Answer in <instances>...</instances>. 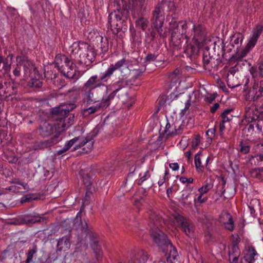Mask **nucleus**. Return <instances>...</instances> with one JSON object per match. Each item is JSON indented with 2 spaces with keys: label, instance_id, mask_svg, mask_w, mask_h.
I'll return each instance as SVG.
<instances>
[{
  "label": "nucleus",
  "instance_id": "a878e982",
  "mask_svg": "<svg viewBox=\"0 0 263 263\" xmlns=\"http://www.w3.org/2000/svg\"><path fill=\"white\" fill-rule=\"evenodd\" d=\"M147 259V253L141 250L131 258L129 263H145Z\"/></svg>",
  "mask_w": 263,
  "mask_h": 263
},
{
  "label": "nucleus",
  "instance_id": "de8ad7c7",
  "mask_svg": "<svg viewBox=\"0 0 263 263\" xmlns=\"http://www.w3.org/2000/svg\"><path fill=\"white\" fill-rule=\"evenodd\" d=\"M203 194H204L200 193L197 198H194V202L195 206H198V204L203 203L207 200V197H202Z\"/></svg>",
  "mask_w": 263,
  "mask_h": 263
},
{
  "label": "nucleus",
  "instance_id": "c03bdc74",
  "mask_svg": "<svg viewBox=\"0 0 263 263\" xmlns=\"http://www.w3.org/2000/svg\"><path fill=\"white\" fill-rule=\"evenodd\" d=\"M194 161L195 167L198 171L202 172L204 170V167L201 165V161L200 156L199 154L195 155L194 157Z\"/></svg>",
  "mask_w": 263,
  "mask_h": 263
},
{
  "label": "nucleus",
  "instance_id": "49530a36",
  "mask_svg": "<svg viewBox=\"0 0 263 263\" xmlns=\"http://www.w3.org/2000/svg\"><path fill=\"white\" fill-rule=\"evenodd\" d=\"M43 219V217L40 216L39 214H33L30 215L28 219V221L30 223H36L41 222Z\"/></svg>",
  "mask_w": 263,
  "mask_h": 263
},
{
  "label": "nucleus",
  "instance_id": "a18cd8bd",
  "mask_svg": "<svg viewBox=\"0 0 263 263\" xmlns=\"http://www.w3.org/2000/svg\"><path fill=\"white\" fill-rule=\"evenodd\" d=\"M249 71L253 78L262 77L257 66H251L249 69Z\"/></svg>",
  "mask_w": 263,
  "mask_h": 263
},
{
  "label": "nucleus",
  "instance_id": "e2e57ef3",
  "mask_svg": "<svg viewBox=\"0 0 263 263\" xmlns=\"http://www.w3.org/2000/svg\"><path fill=\"white\" fill-rule=\"evenodd\" d=\"M2 63L3 64V69H4V72L5 73L4 74H6V73L9 72L10 70V65L8 64L4 60Z\"/></svg>",
  "mask_w": 263,
  "mask_h": 263
},
{
  "label": "nucleus",
  "instance_id": "0eeeda50",
  "mask_svg": "<svg viewBox=\"0 0 263 263\" xmlns=\"http://www.w3.org/2000/svg\"><path fill=\"white\" fill-rule=\"evenodd\" d=\"M190 26V24L185 21L177 22L174 18L169 23V30L171 32L173 39L180 38V36H184L187 34V29Z\"/></svg>",
  "mask_w": 263,
  "mask_h": 263
},
{
  "label": "nucleus",
  "instance_id": "603ef678",
  "mask_svg": "<svg viewBox=\"0 0 263 263\" xmlns=\"http://www.w3.org/2000/svg\"><path fill=\"white\" fill-rule=\"evenodd\" d=\"M240 152L243 154H248L250 150V146L248 143H243L241 142L240 144Z\"/></svg>",
  "mask_w": 263,
  "mask_h": 263
},
{
  "label": "nucleus",
  "instance_id": "412c9836",
  "mask_svg": "<svg viewBox=\"0 0 263 263\" xmlns=\"http://www.w3.org/2000/svg\"><path fill=\"white\" fill-rule=\"evenodd\" d=\"M219 221L222 223L225 228L230 230L233 231L234 229V222L231 215L228 212H223L220 216Z\"/></svg>",
  "mask_w": 263,
  "mask_h": 263
},
{
  "label": "nucleus",
  "instance_id": "3c124183",
  "mask_svg": "<svg viewBox=\"0 0 263 263\" xmlns=\"http://www.w3.org/2000/svg\"><path fill=\"white\" fill-rule=\"evenodd\" d=\"M215 132H216V128H215V127L209 129L206 131V136L207 137V139L210 142L212 141V139L214 137L215 135Z\"/></svg>",
  "mask_w": 263,
  "mask_h": 263
},
{
  "label": "nucleus",
  "instance_id": "f257e3e1",
  "mask_svg": "<svg viewBox=\"0 0 263 263\" xmlns=\"http://www.w3.org/2000/svg\"><path fill=\"white\" fill-rule=\"evenodd\" d=\"M164 223L161 216L154 211L149 213L148 226L150 234L154 242L165 253L167 263H175L178 254L176 248L167 239L166 235L159 229Z\"/></svg>",
  "mask_w": 263,
  "mask_h": 263
},
{
  "label": "nucleus",
  "instance_id": "20e7f679",
  "mask_svg": "<svg viewBox=\"0 0 263 263\" xmlns=\"http://www.w3.org/2000/svg\"><path fill=\"white\" fill-rule=\"evenodd\" d=\"M171 4L166 3H158L152 10L151 16L152 25L156 29L159 34L161 36H166V30L163 29L165 20V9H168Z\"/></svg>",
  "mask_w": 263,
  "mask_h": 263
},
{
  "label": "nucleus",
  "instance_id": "423d86ee",
  "mask_svg": "<svg viewBox=\"0 0 263 263\" xmlns=\"http://www.w3.org/2000/svg\"><path fill=\"white\" fill-rule=\"evenodd\" d=\"M118 5L125 10L131 9L138 15H142L146 10L145 0H120Z\"/></svg>",
  "mask_w": 263,
  "mask_h": 263
},
{
  "label": "nucleus",
  "instance_id": "72a5a7b5",
  "mask_svg": "<svg viewBox=\"0 0 263 263\" xmlns=\"http://www.w3.org/2000/svg\"><path fill=\"white\" fill-rule=\"evenodd\" d=\"M3 89L4 93H8L9 95L15 92L13 86L11 85L10 82H5L4 84L0 82V90Z\"/></svg>",
  "mask_w": 263,
  "mask_h": 263
},
{
  "label": "nucleus",
  "instance_id": "7c9ffc66",
  "mask_svg": "<svg viewBox=\"0 0 263 263\" xmlns=\"http://www.w3.org/2000/svg\"><path fill=\"white\" fill-rule=\"evenodd\" d=\"M182 72V69L178 67L170 73L168 77L171 82L176 83L180 80Z\"/></svg>",
  "mask_w": 263,
  "mask_h": 263
},
{
  "label": "nucleus",
  "instance_id": "4d7b16f0",
  "mask_svg": "<svg viewBox=\"0 0 263 263\" xmlns=\"http://www.w3.org/2000/svg\"><path fill=\"white\" fill-rule=\"evenodd\" d=\"M36 198L33 197V195L32 194H28L25 196H24L21 199V202L22 203L30 201L32 200L36 199Z\"/></svg>",
  "mask_w": 263,
  "mask_h": 263
},
{
  "label": "nucleus",
  "instance_id": "6e6552de",
  "mask_svg": "<svg viewBox=\"0 0 263 263\" xmlns=\"http://www.w3.org/2000/svg\"><path fill=\"white\" fill-rule=\"evenodd\" d=\"M99 132L100 128L99 127H96L87 137H79L80 139L78 142L79 143L74 145L73 151L77 150L82 146H85L83 149L87 153L90 151L92 148L94 142L93 138L98 134Z\"/></svg>",
  "mask_w": 263,
  "mask_h": 263
},
{
  "label": "nucleus",
  "instance_id": "0e129e2a",
  "mask_svg": "<svg viewBox=\"0 0 263 263\" xmlns=\"http://www.w3.org/2000/svg\"><path fill=\"white\" fill-rule=\"evenodd\" d=\"M148 31L149 32L147 33L148 37L149 38V41H153L155 37L156 33L153 30L149 29Z\"/></svg>",
  "mask_w": 263,
  "mask_h": 263
},
{
  "label": "nucleus",
  "instance_id": "6e6d98bb",
  "mask_svg": "<svg viewBox=\"0 0 263 263\" xmlns=\"http://www.w3.org/2000/svg\"><path fill=\"white\" fill-rule=\"evenodd\" d=\"M101 45L100 48L103 52H105L108 50V42L106 38L105 39V40L103 41V38L101 37Z\"/></svg>",
  "mask_w": 263,
  "mask_h": 263
},
{
  "label": "nucleus",
  "instance_id": "69168bd1",
  "mask_svg": "<svg viewBox=\"0 0 263 263\" xmlns=\"http://www.w3.org/2000/svg\"><path fill=\"white\" fill-rule=\"evenodd\" d=\"M215 96L214 95L211 94L208 95L205 98L206 101L209 103H211L215 100Z\"/></svg>",
  "mask_w": 263,
  "mask_h": 263
},
{
  "label": "nucleus",
  "instance_id": "bb28decb",
  "mask_svg": "<svg viewBox=\"0 0 263 263\" xmlns=\"http://www.w3.org/2000/svg\"><path fill=\"white\" fill-rule=\"evenodd\" d=\"M55 132L53 126L48 122H44L39 128V134L44 137H47Z\"/></svg>",
  "mask_w": 263,
  "mask_h": 263
},
{
  "label": "nucleus",
  "instance_id": "ddd939ff",
  "mask_svg": "<svg viewBox=\"0 0 263 263\" xmlns=\"http://www.w3.org/2000/svg\"><path fill=\"white\" fill-rule=\"evenodd\" d=\"M128 84L126 79H120L118 81L109 85H105V88H108L116 96L118 94V97L126 95L127 92L124 89Z\"/></svg>",
  "mask_w": 263,
  "mask_h": 263
},
{
  "label": "nucleus",
  "instance_id": "774afa93",
  "mask_svg": "<svg viewBox=\"0 0 263 263\" xmlns=\"http://www.w3.org/2000/svg\"><path fill=\"white\" fill-rule=\"evenodd\" d=\"M257 96H263V80L260 81V89L258 91Z\"/></svg>",
  "mask_w": 263,
  "mask_h": 263
},
{
  "label": "nucleus",
  "instance_id": "9d476101",
  "mask_svg": "<svg viewBox=\"0 0 263 263\" xmlns=\"http://www.w3.org/2000/svg\"><path fill=\"white\" fill-rule=\"evenodd\" d=\"M109 80L108 77L104 71L100 73L99 77L97 74L90 77L84 83L83 86L85 87V88L95 89L101 86H105L104 83L107 82Z\"/></svg>",
  "mask_w": 263,
  "mask_h": 263
},
{
  "label": "nucleus",
  "instance_id": "39448f33",
  "mask_svg": "<svg viewBox=\"0 0 263 263\" xmlns=\"http://www.w3.org/2000/svg\"><path fill=\"white\" fill-rule=\"evenodd\" d=\"M75 107L74 104H69L68 105L53 110L52 118L55 120L53 126L55 133H61L68 127L66 123L67 118L64 117V115L69 114Z\"/></svg>",
  "mask_w": 263,
  "mask_h": 263
},
{
  "label": "nucleus",
  "instance_id": "680f3d73",
  "mask_svg": "<svg viewBox=\"0 0 263 263\" xmlns=\"http://www.w3.org/2000/svg\"><path fill=\"white\" fill-rule=\"evenodd\" d=\"M68 114H66V115H64V117H65L67 118V120H66V123L68 126V127H69V126H70L71 125H72L73 124V118H74V116H71V115H67Z\"/></svg>",
  "mask_w": 263,
  "mask_h": 263
},
{
  "label": "nucleus",
  "instance_id": "4c0bfd02",
  "mask_svg": "<svg viewBox=\"0 0 263 263\" xmlns=\"http://www.w3.org/2000/svg\"><path fill=\"white\" fill-rule=\"evenodd\" d=\"M140 178L136 180V182L139 185H142L144 182L147 180L151 177L149 171H145L143 174L140 173L139 175Z\"/></svg>",
  "mask_w": 263,
  "mask_h": 263
},
{
  "label": "nucleus",
  "instance_id": "4468645a",
  "mask_svg": "<svg viewBox=\"0 0 263 263\" xmlns=\"http://www.w3.org/2000/svg\"><path fill=\"white\" fill-rule=\"evenodd\" d=\"M86 47H88V45L84 42H74L69 48L71 59L78 62V59L81 58Z\"/></svg>",
  "mask_w": 263,
  "mask_h": 263
},
{
  "label": "nucleus",
  "instance_id": "bf43d9fd",
  "mask_svg": "<svg viewBox=\"0 0 263 263\" xmlns=\"http://www.w3.org/2000/svg\"><path fill=\"white\" fill-rule=\"evenodd\" d=\"M158 57L157 54L149 53L145 57V60L148 63L155 61Z\"/></svg>",
  "mask_w": 263,
  "mask_h": 263
},
{
  "label": "nucleus",
  "instance_id": "e433bc0d",
  "mask_svg": "<svg viewBox=\"0 0 263 263\" xmlns=\"http://www.w3.org/2000/svg\"><path fill=\"white\" fill-rule=\"evenodd\" d=\"M60 133H56L50 139L46 140L45 141L46 145L50 147L60 142L61 140V138L60 137Z\"/></svg>",
  "mask_w": 263,
  "mask_h": 263
},
{
  "label": "nucleus",
  "instance_id": "dca6fc26",
  "mask_svg": "<svg viewBox=\"0 0 263 263\" xmlns=\"http://www.w3.org/2000/svg\"><path fill=\"white\" fill-rule=\"evenodd\" d=\"M128 64L127 61L125 58H122L120 60L116 62L114 64H110L105 72L109 79H110L116 70H119L121 73H123V71L124 70L128 69Z\"/></svg>",
  "mask_w": 263,
  "mask_h": 263
},
{
  "label": "nucleus",
  "instance_id": "052dcab7",
  "mask_svg": "<svg viewBox=\"0 0 263 263\" xmlns=\"http://www.w3.org/2000/svg\"><path fill=\"white\" fill-rule=\"evenodd\" d=\"M21 68L18 64H16L13 70V74L15 77H19L21 76Z\"/></svg>",
  "mask_w": 263,
  "mask_h": 263
},
{
  "label": "nucleus",
  "instance_id": "cd10ccee",
  "mask_svg": "<svg viewBox=\"0 0 263 263\" xmlns=\"http://www.w3.org/2000/svg\"><path fill=\"white\" fill-rule=\"evenodd\" d=\"M80 137H76L74 138L67 141L64 147L57 152V155H63L66 153L74 144L78 142L79 140Z\"/></svg>",
  "mask_w": 263,
  "mask_h": 263
},
{
  "label": "nucleus",
  "instance_id": "f8f14e48",
  "mask_svg": "<svg viewBox=\"0 0 263 263\" xmlns=\"http://www.w3.org/2000/svg\"><path fill=\"white\" fill-rule=\"evenodd\" d=\"M246 122L251 124L260 119H263V108L258 109L255 106L246 108L245 114Z\"/></svg>",
  "mask_w": 263,
  "mask_h": 263
},
{
  "label": "nucleus",
  "instance_id": "864d4df0",
  "mask_svg": "<svg viewBox=\"0 0 263 263\" xmlns=\"http://www.w3.org/2000/svg\"><path fill=\"white\" fill-rule=\"evenodd\" d=\"M212 188V185L209 183H206L198 189V191L202 194L208 193Z\"/></svg>",
  "mask_w": 263,
  "mask_h": 263
},
{
  "label": "nucleus",
  "instance_id": "1a4fd4ad",
  "mask_svg": "<svg viewBox=\"0 0 263 263\" xmlns=\"http://www.w3.org/2000/svg\"><path fill=\"white\" fill-rule=\"evenodd\" d=\"M174 223L178 224L185 234L190 238L195 236V227L192 221L189 219L180 215L174 217Z\"/></svg>",
  "mask_w": 263,
  "mask_h": 263
},
{
  "label": "nucleus",
  "instance_id": "ea45409f",
  "mask_svg": "<svg viewBox=\"0 0 263 263\" xmlns=\"http://www.w3.org/2000/svg\"><path fill=\"white\" fill-rule=\"evenodd\" d=\"M95 89H91V88H85L83 86L82 91L84 92L85 97L90 101H92V98L93 97V90Z\"/></svg>",
  "mask_w": 263,
  "mask_h": 263
},
{
  "label": "nucleus",
  "instance_id": "2eb2a0df",
  "mask_svg": "<svg viewBox=\"0 0 263 263\" xmlns=\"http://www.w3.org/2000/svg\"><path fill=\"white\" fill-rule=\"evenodd\" d=\"M238 69L236 66L231 67L226 76V81L230 88H235L240 85L238 79Z\"/></svg>",
  "mask_w": 263,
  "mask_h": 263
},
{
  "label": "nucleus",
  "instance_id": "2f4dec72",
  "mask_svg": "<svg viewBox=\"0 0 263 263\" xmlns=\"http://www.w3.org/2000/svg\"><path fill=\"white\" fill-rule=\"evenodd\" d=\"M57 246L60 250L69 249L70 247V242L69 237L64 236L60 238L57 243Z\"/></svg>",
  "mask_w": 263,
  "mask_h": 263
},
{
  "label": "nucleus",
  "instance_id": "338daca9",
  "mask_svg": "<svg viewBox=\"0 0 263 263\" xmlns=\"http://www.w3.org/2000/svg\"><path fill=\"white\" fill-rule=\"evenodd\" d=\"M254 158H256V160L258 162L263 161V151H262L260 154H256Z\"/></svg>",
  "mask_w": 263,
  "mask_h": 263
},
{
  "label": "nucleus",
  "instance_id": "aec40b11",
  "mask_svg": "<svg viewBox=\"0 0 263 263\" xmlns=\"http://www.w3.org/2000/svg\"><path fill=\"white\" fill-rule=\"evenodd\" d=\"M245 130L250 134L255 133L263 135V119H260L251 124H248Z\"/></svg>",
  "mask_w": 263,
  "mask_h": 263
},
{
  "label": "nucleus",
  "instance_id": "393cba45",
  "mask_svg": "<svg viewBox=\"0 0 263 263\" xmlns=\"http://www.w3.org/2000/svg\"><path fill=\"white\" fill-rule=\"evenodd\" d=\"M181 125L177 126L176 124L171 125L170 123H167L165 126L164 132L167 133V135L169 136L179 135L181 133Z\"/></svg>",
  "mask_w": 263,
  "mask_h": 263
},
{
  "label": "nucleus",
  "instance_id": "b1692460",
  "mask_svg": "<svg viewBox=\"0 0 263 263\" xmlns=\"http://www.w3.org/2000/svg\"><path fill=\"white\" fill-rule=\"evenodd\" d=\"M95 191L94 187H88L86 190L85 195L82 201V206L81 209V211L79 212L76 216V219H78V217L80 218L81 212L82 210V209L84 208V207L88 205L90 203V201L91 199V197L92 196L93 192Z\"/></svg>",
  "mask_w": 263,
  "mask_h": 263
},
{
  "label": "nucleus",
  "instance_id": "37998d69",
  "mask_svg": "<svg viewBox=\"0 0 263 263\" xmlns=\"http://www.w3.org/2000/svg\"><path fill=\"white\" fill-rule=\"evenodd\" d=\"M232 109L225 110L221 114L222 120L223 122H228L232 119L233 116L230 114V112Z\"/></svg>",
  "mask_w": 263,
  "mask_h": 263
},
{
  "label": "nucleus",
  "instance_id": "f704fd0d",
  "mask_svg": "<svg viewBox=\"0 0 263 263\" xmlns=\"http://www.w3.org/2000/svg\"><path fill=\"white\" fill-rule=\"evenodd\" d=\"M149 21L147 18L144 17H140L136 21V25L137 28L144 31L148 27Z\"/></svg>",
  "mask_w": 263,
  "mask_h": 263
},
{
  "label": "nucleus",
  "instance_id": "5701e85b",
  "mask_svg": "<svg viewBox=\"0 0 263 263\" xmlns=\"http://www.w3.org/2000/svg\"><path fill=\"white\" fill-rule=\"evenodd\" d=\"M105 91L103 93V97L101 101V106L104 107L108 106L111 101L114 99L115 97L113 93L108 88H105Z\"/></svg>",
  "mask_w": 263,
  "mask_h": 263
},
{
  "label": "nucleus",
  "instance_id": "c756f323",
  "mask_svg": "<svg viewBox=\"0 0 263 263\" xmlns=\"http://www.w3.org/2000/svg\"><path fill=\"white\" fill-rule=\"evenodd\" d=\"M260 89V81L257 82L256 80L254 81V83L252 88L249 91V96L251 99L256 100L260 96H258V91Z\"/></svg>",
  "mask_w": 263,
  "mask_h": 263
},
{
  "label": "nucleus",
  "instance_id": "58836bf2",
  "mask_svg": "<svg viewBox=\"0 0 263 263\" xmlns=\"http://www.w3.org/2000/svg\"><path fill=\"white\" fill-rule=\"evenodd\" d=\"M91 247L96 253L97 258L101 256V248L97 239L92 240L91 243Z\"/></svg>",
  "mask_w": 263,
  "mask_h": 263
},
{
  "label": "nucleus",
  "instance_id": "473e14b6",
  "mask_svg": "<svg viewBox=\"0 0 263 263\" xmlns=\"http://www.w3.org/2000/svg\"><path fill=\"white\" fill-rule=\"evenodd\" d=\"M243 41V36L241 34L237 33L234 34L231 39V43L232 45L234 47L236 45V48H238L241 46Z\"/></svg>",
  "mask_w": 263,
  "mask_h": 263
},
{
  "label": "nucleus",
  "instance_id": "8fccbe9b",
  "mask_svg": "<svg viewBox=\"0 0 263 263\" xmlns=\"http://www.w3.org/2000/svg\"><path fill=\"white\" fill-rule=\"evenodd\" d=\"M262 30L263 27L262 26L258 25L254 28L252 35L258 39L259 36L262 32Z\"/></svg>",
  "mask_w": 263,
  "mask_h": 263
},
{
  "label": "nucleus",
  "instance_id": "4be33fe9",
  "mask_svg": "<svg viewBox=\"0 0 263 263\" xmlns=\"http://www.w3.org/2000/svg\"><path fill=\"white\" fill-rule=\"evenodd\" d=\"M192 196L193 194L187 191H183L180 199L181 204L184 207H190L194 202V198Z\"/></svg>",
  "mask_w": 263,
  "mask_h": 263
},
{
  "label": "nucleus",
  "instance_id": "c9c22d12",
  "mask_svg": "<svg viewBox=\"0 0 263 263\" xmlns=\"http://www.w3.org/2000/svg\"><path fill=\"white\" fill-rule=\"evenodd\" d=\"M251 49L246 46L245 48L241 51L237 52L234 57V59L238 61L242 60L243 58L246 57L247 54Z\"/></svg>",
  "mask_w": 263,
  "mask_h": 263
},
{
  "label": "nucleus",
  "instance_id": "c85d7f7f",
  "mask_svg": "<svg viewBox=\"0 0 263 263\" xmlns=\"http://www.w3.org/2000/svg\"><path fill=\"white\" fill-rule=\"evenodd\" d=\"M257 255V253L253 247H249L246 250V252L243 257V260L248 263H253L255 261V256Z\"/></svg>",
  "mask_w": 263,
  "mask_h": 263
},
{
  "label": "nucleus",
  "instance_id": "f3484780",
  "mask_svg": "<svg viewBox=\"0 0 263 263\" xmlns=\"http://www.w3.org/2000/svg\"><path fill=\"white\" fill-rule=\"evenodd\" d=\"M220 63V62L219 59L210 56L206 52L203 53V64L205 70L209 71H216L218 69V66Z\"/></svg>",
  "mask_w": 263,
  "mask_h": 263
},
{
  "label": "nucleus",
  "instance_id": "13d9d810",
  "mask_svg": "<svg viewBox=\"0 0 263 263\" xmlns=\"http://www.w3.org/2000/svg\"><path fill=\"white\" fill-rule=\"evenodd\" d=\"M100 107L97 106H91L88 108L84 109L83 112L86 114H92L95 113L99 108Z\"/></svg>",
  "mask_w": 263,
  "mask_h": 263
},
{
  "label": "nucleus",
  "instance_id": "5fc2aeb1",
  "mask_svg": "<svg viewBox=\"0 0 263 263\" xmlns=\"http://www.w3.org/2000/svg\"><path fill=\"white\" fill-rule=\"evenodd\" d=\"M258 39L254 36L253 35L250 37L249 42L248 43L246 46L249 47L251 49L253 48L256 44Z\"/></svg>",
  "mask_w": 263,
  "mask_h": 263
},
{
  "label": "nucleus",
  "instance_id": "f03ea898",
  "mask_svg": "<svg viewBox=\"0 0 263 263\" xmlns=\"http://www.w3.org/2000/svg\"><path fill=\"white\" fill-rule=\"evenodd\" d=\"M206 31L201 24H194L186 35L187 44L184 49V54L188 58L196 55L205 41Z\"/></svg>",
  "mask_w": 263,
  "mask_h": 263
},
{
  "label": "nucleus",
  "instance_id": "7ed1b4c3",
  "mask_svg": "<svg viewBox=\"0 0 263 263\" xmlns=\"http://www.w3.org/2000/svg\"><path fill=\"white\" fill-rule=\"evenodd\" d=\"M56 67L66 78L77 80L79 79V72L76 65L68 58L63 54H58L54 60Z\"/></svg>",
  "mask_w": 263,
  "mask_h": 263
},
{
  "label": "nucleus",
  "instance_id": "6ab92c4d",
  "mask_svg": "<svg viewBox=\"0 0 263 263\" xmlns=\"http://www.w3.org/2000/svg\"><path fill=\"white\" fill-rule=\"evenodd\" d=\"M81 58L78 59V63L86 66H89L95 60L96 53L91 49H89L88 47H86V49L83 51V53L81 54Z\"/></svg>",
  "mask_w": 263,
  "mask_h": 263
},
{
  "label": "nucleus",
  "instance_id": "a211bd4d",
  "mask_svg": "<svg viewBox=\"0 0 263 263\" xmlns=\"http://www.w3.org/2000/svg\"><path fill=\"white\" fill-rule=\"evenodd\" d=\"M24 68V79H26L29 77H32V75H39L37 70L34 66L32 61L27 58H23L21 60Z\"/></svg>",
  "mask_w": 263,
  "mask_h": 263
},
{
  "label": "nucleus",
  "instance_id": "a19ab883",
  "mask_svg": "<svg viewBox=\"0 0 263 263\" xmlns=\"http://www.w3.org/2000/svg\"><path fill=\"white\" fill-rule=\"evenodd\" d=\"M37 74L35 75V77L34 75H32V77L31 78V81L29 83L30 86L33 87H36V88H40L42 85V82L40 80L36 78Z\"/></svg>",
  "mask_w": 263,
  "mask_h": 263
},
{
  "label": "nucleus",
  "instance_id": "9b49d317",
  "mask_svg": "<svg viewBox=\"0 0 263 263\" xmlns=\"http://www.w3.org/2000/svg\"><path fill=\"white\" fill-rule=\"evenodd\" d=\"M123 21L122 16L119 11H115L109 14L108 23L114 34L118 33L119 30L122 28Z\"/></svg>",
  "mask_w": 263,
  "mask_h": 263
},
{
  "label": "nucleus",
  "instance_id": "79ce46f5",
  "mask_svg": "<svg viewBox=\"0 0 263 263\" xmlns=\"http://www.w3.org/2000/svg\"><path fill=\"white\" fill-rule=\"evenodd\" d=\"M82 181L86 186V189L88 187H94L92 186V179L88 174H84L82 177Z\"/></svg>",
  "mask_w": 263,
  "mask_h": 263
},
{
  "label": "nucleus",
  "instance_id": "09e8293b",
  "mask_svg": "<svg viewBox=\"0 0 263 263\" xmlns=\"http://www.w3.org/2000/svg\"><path fill=\"white\" fill-rule=\"evenodd\" d=\"M37 252V250L36 248H34L31 250H30L27 253V259L26 260V263H30L32 261V259L33 257V255Z\"/></svg>",
  "mask_w": 263,
  "mask_h": 263
}]
</instances>
